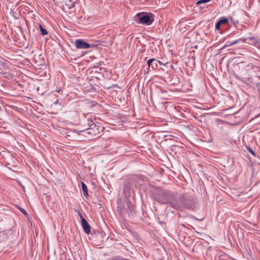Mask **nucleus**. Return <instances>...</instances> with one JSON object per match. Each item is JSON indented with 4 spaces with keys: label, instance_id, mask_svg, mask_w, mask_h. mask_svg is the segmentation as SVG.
I'll return each mask as SVG.
<instances>
[{
    "label": "nucleus",
    "instance_id": "obj_20",
    "mask_svg": "<svg viewBox=\"0 0 260 260\" xmlns=\"http://www.w3.org/2000/svg\"><path fill=\"white\" fill-rule=\"evenodd\" d=\"M157 61H158L157 63H159L160 65L162 64V62L161 61H159V60H157Z\"/></svg>",
    "mask_w": 260,
    "mask_h": 260
},
{
    "label": "nucleus",
    "instance_id": "obj_17",
    "mask_svg": "<svg viewBox=\"0 0 260 260\" xmlns=\"http://www.w3.org/2000/svg\"><path fill=\"white\" fill-rule=\"evenodd\" d=\"M247 150L248 151L252 154L253 156H256L255 152L252 150V149L250 147H247Z\"/></svg>",
    "mask_w": 260,
    "mask_h": 260
},
{
    "label": "nucleus",
    "instance_id": "obj_14",
    "mask_svg": "<svg viewBox=\"0 0 260 260\" xmlns=\"http://www.w3.org/2000/svg\"><path fill=\"white\" fill-rule=\"evenodd\" d=\"M239 41V40H237V41H235L233 42H227L225 44V45H224V47H228V46H231V45H234V44H237L238 42Z\"/></svg>",
    "mask_w": 260,
    "mask_h": 260
},
{
    "label": "nucleus",
    "instance_id": "obj_15",
    "mask_svg": "<svg viewBox=\"0 0 260 260\" xmlns=\"http://www.w3.org/2000/svg\"><path fill=\"white\" fill-rule=\"evenodd\" d=\"M157 60L155 59V61L153 62L151 64V69L153 70L156 69L158 67Z\"/></svg>",
    "mask_w": 260,
    "mask_h": 260
},
{
    "label": "nucleus",
    "instance_id": "obj_5",
    "mask_svg": "<svg viewBox=\"0 0 260 260\" xmlns=\"http://www.w3.org/2000/svg\"><path fill=\"white\" fill-rule=\"evenodd\" d=\"M78 213L81 218V225L84 232L87 234H89L90 232V226L86 220L83 217L82 213L80 211H78Z\"/></svg>",
    "mask_w": 260,
    "mask_h": 260
},
{
    "label": "nucleus",
    "instance_id": "obj_12",
    "mask_svg": "<svg viewBox=\"0 0 260 260\" xmlns=\"http://www.w3.org/2000/svg\"><path fill=\"white\" fill-rule=\"evenodd\" d=\"M154 61H155V58H151V59H149L148 60H147V64L148 66V70L150 68H151L152 63H153V62H154Z\"/></svg>",
    "mask_w": 260,
    "mask_h": 260
},
{
    "label": "nucleus",
    "instance_id": "obj_11",
    "mask_svg": "<svg viewBox=\"0 0 260 260\" xmlns=\"http://www.w3.org/2000/svg\"><path fill=\"white\" fill-rule=\"evenodd\" d=\"M39 28L42 35H46L47 34L48 32L46 29H44L41 24L39 25Z\"/></svg>",
    "mask_w": 260,
    "mask_h": 260
},
{
    "label": "nucleus",
    "instance_id": "obj_8",
    "mask_svg": "<svg viewBox=\"0 0 260 260\" xmlns=\"http://www.w3.org/2000/svg\"><path fill=\"white\" fill-rule=\"evenodd\" d=\"M222 24H229V19L225 17H221L215 24L216 29H219L220 26Z\"/></svg>",
    "mask_w": 260,
    "mask_h": 260
},
{
    "label": "nucleus",
    "instance_id": "obj_13",
    "mask_svg": "<svg viewBox=\"0 0 260 260\" xmlns=\"http://www.w3.org/2000/svg\"><path fill=\"white\" fill-rule=\"evenodd\" d=\"M227 19H229V22L230 21L232 24H233L234 25L238 23V20L235 19L232 17H229Z\"/></svg>",
    "mask_w": 260,
    "mask_h": 260
},
{
    "label": "nucleus",
    "instance_id": "obj_10",
    "mask_svg": "<svg viewBox=\"0 0 260 260\" xmlns=\"http://www.w3.org/2000/svg\"><path fill=\"white\" fill-rule=\"evenodd\" d=\"M126 205L128 208V210H127V212H130L131 213L134 210V206L132 204L131 202L129 200H127L126 201Z\"/></svg>",
    "mask_w": 260,
    "mask_h": 260
},
{
    "label": "nucleus",
    "instance_id": "obj_7",
    "mask_svg": "<svg viewBox=\"0 0 260 260\" xmlns=\"http://www.w3.org/2000/svg\"><path fill=\"white\" fill-rule=\"evenodd\" d=\"M73 132L74 133H76L79 135L84 136L87 137V135H90V132L89 131V128L87 126V125H85V128L83 129L78 131L76 129H74Z\"/></svg>",
    "mask_w": 260,
    "mask_h": 260
},
{
    "label": "nucleus",
    "instance_id": "obj_21",
    "mask_svg": "<svg viewBox=\"0 0 260 260\" xmlns=\"http://www.w3.org/2000/svg\"><path fill=\"white\" fill-rule=\"evenodd\" d=\"M126 260H128V259H126Z\"/></svg>",
    "mask_w": 260,
    "mask_h": 260
},
{
    "label": "nucleus",
    "instance_id": "obj_18",
    "mask_svg": "<svg viewBox=\"0 0 260 260\" xmlns=\"http://www.w3.org/2000/svg\"><path fill=\"white\" fill-rule=\"evenodd\" d=\"M19 210H20V211L23 213L24 214L26 215L27 214V212L23 208H19Z\"/></svg>",
    "mask_w": 260,
    "mask_h": 260
},
{
    "label": "nucleus",
    "instance_id": "obj_9",
    "mask_svg": "<svg viewBox=\"0 0 260 260\" xmlns=\"http://www.w3.org/2000/svg\"><path fill=\"white\" fill-rule=\"evenodd\" d=\"M81 185L84 196L85 197L88 196V189L86 185L83 182H82Z\"/></svg>",
    "mask_w": 260,
    "mask_h": 260
},
{
    "label": "nucleus",
    "instance_id": "obj_2",
    "mask_svg": "<svg viewBox=\"0 0 260 260\" xmlns=\"http://www.w3.org/2000/svg\"><path fill=\"white\" fill-rule=\"evenodd\" d=\"M196 203V200L194 197L189 196L187 194H183L179 197L178 201L171 203V207L175 209L183 211L184 209H193Z\"/></svg>",
    "mask_w": 260,
    "mask_h": 260
},
{
    "label": "nucleus",
    "instance_id": "obj_6",
    "mask_svg": "<svg viewBox=\"0 0 260 260\" xmlns=\"http://www.w3.org/2000/svg\"><path fill=\"white\" fill-rule=\"evenodd\" d=\"M75 45L77 49H88L91 47V45L82 39L76 40L75 41Z\"/></svg>",
    "mask_w": 260,
    "mask_h": 260
},
{
    "label": "nucleus",
    "instance_id": "obj_4",
    "mask_svg": "<svg viewBox=\"0 0 260 260\" xmlns=\"http://www.w3.org/2000/svg\"><path fill=\"white\" fill-rule=\"evenodd\" d=\"M87 126L90 132V136H98L100 134V127L95 124L90 118H88L84 122V125H86Z\"/></svg>",
    "mask_w": 260,
    "mask_h": 260
},
{
    "label": "nucleus",
    "instance_id": "obj_19",
    "mask_svg": "<svg viewBox=\"0 0 260 260\" xmlns=\"http://www.w3.org/2000/svg\"><path fill=\"white\" fill-rule=\"evenodd\" d=\"M248 70L250 69V68H252L253 65L252 64H248L247 66Z\"/></svg>",
    "mask_w": 260,
    "mask_h": 260
},
{
    "label": "nucleus",
    "instance_id": "obj_16",
    "mask_svg": "<svg viewBox=\"0 0 260 260\" xmlns=\"http://www.w3.org/2000/svg\"><path fill=\"white\" fill-rule=\"evenodd\" d=\"M211 0H199L197 2L196 5H199L201 4L206 3L209 2Z\"/></svg>",
    "mask_w": 260,
    "mask_h": 260
},
{
    "label": "nucleus",
    "instance_id": "obj_3",
    "mask_svg": "<svg viewBox=\"0 0 260 260\" xmlns=\"http://www.w3.org/2000/svg\"><path fill=\"white\" fill-rule=\"evenodd\" d=\"M135 20L138 24L149 25L154 21V15L150 13H138L135 15Z\"/></svg>",
    "mask_w": 260,
    "mask_h": 260
},
{
    "label": "nucleus",
    "instance_id": "obj_1",
    "mask_svg": "<svg viewBox=\"0 0 260 260\" xmlns=\"http://www.w3.org/2000/svg\"><path fill=\"white\" fill-rule=\"evenodd\" d=\"M151 197L153 200L160 204H169L171 206L173 202V195L168 190L160 187L155 188L152 192Z\"/></svg>",
    "mask_w": 260,
    "mask_h": 260
}]
</instances>
